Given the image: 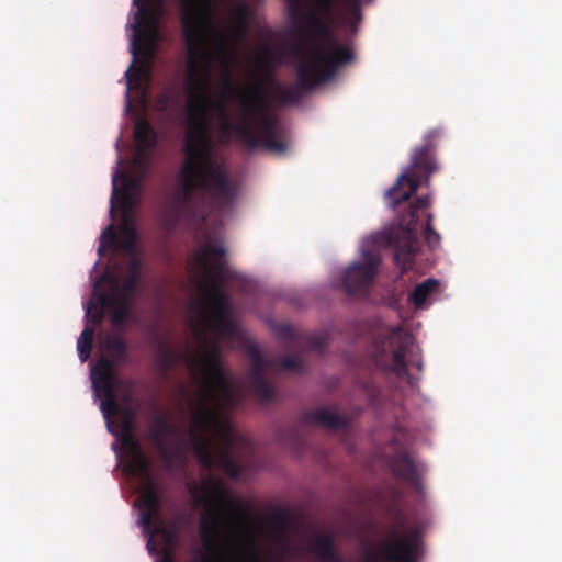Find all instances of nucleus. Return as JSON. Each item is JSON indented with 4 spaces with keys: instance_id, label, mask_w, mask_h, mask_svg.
Returning <instances> with one entry per match:
<instances>
[{
    "instance_id": "1",
    "label": "nucleus",
    "mask_w": 562,
    "mask_h": 562,
    "mask_svg": "<svg viewBox=\"0 0 562 562\" xmlns=\"http://www.w3.org/2000/svg\"><path fill=\"white\" fill-rule=\"evenodd\" d=\"M182 36L188 52L187 60V114L188 131L183 147L184 160L179 173V188L168 198L161 227L172 234L180 225H191L205 217L204 199L207 196L220 211L231 209L238 194L237 186L229 179L226 166L213 159V139L210 110L215 111L218 130L223 136L235 137L248 149L266 148L274 153L288 149L285 131L278 119L268 111L269 101L265 81L257 80L243 91L226 70L223 79L225 92L237 97L243 106L241 120L232 122L224 100L213 101L209 93L210 53L205 31L211 24L212 0H179ZM135 34L131 52L134 56L125 76L127 87L137 82L140 67H135L137 56L146 46L150 57L159 36L165 0H134Z\"/></svg>"
},
{
    "instance_id": "2",
    "label": "nucleus",
    "mask_w": 562,
    "mask_h": 562,
    "mask_svg": "<svg viewBox=\"0 0 562 562\" xmlns=\"http://www.w3.org/2000/svg\"><path fill=\"white\" fill-rule=\"evenodd\" d=\"M196 336L200 351L191 359V366L200 374L202 387L192 417L195 428L189 430L191 445L202 467L220 468L236 479L243 469L233 454L235 430L218 409L222 404H233L232 385L222 366L218 341L203 331Z\"/></svg>"
},
{
    "instance_id": "3",
    "label": "nucleus",
    "mask_w": 562,
    "mask_h": 562,
    "mask_svg": "<svg viewBox=\"0 0 562 562\" xmlns=\"http://www.w3.org/2000/svg\"><path fill=\"white\" fill-rule=\"evenodd\" d=\"M316 11L305 15V41L301 48V61L297 65L300 85L315 88L331 80L338 69L355 59L351 47L340 44L333 25L342 21L337 15V0H314Z\"/></svg>"
},
{
    "instance_id": "4",
    "label": "nucleus",
    "mask_w": 562,
    "mask_h": 562,
    "mask_svg": "<svg viewBox=\"0 0 562 562\" xmlns=\"http://www.w3.org/2000/svg\"><path fill=\"white\" fill-rule=\"evenodd\" d=\"M225 252L222 245L206 243L195 256L206 279L200 317L205 329L221 338L234 339L238 337V327L231 317V296L223 289L226 280L232 277L226 269Z\"/></svg>"
},
{
    "instance_id": "5",
    "label": "nucleus",
    "mask_w": 562,
    "mask_h": 562,
    "mask_svg": "<svg viewBox=\"0 0 562 562\" xmlns=\"http://www.w3.org/2000/svg\"><path fill=\"white\" fill-rule=\"evenodd\" d=\"M196 506L204 508L200 518V538L204 549L194 562H220L218 543L223 524L232 518L233 499L222 482L210 477L191 488Z\"/></svg>"
},
{
    "instance_id": "6",
    "label": "nucleus",
    "mask_w": 562,
    "mask_h": 562,
    "mask_svg": "<svg viewBox=\"0 0 562 562\" xmlns=\"http://www.w3.org/2000/svg\"><path fill=\"white\" fill-rule=\"evenodd\" d=\"M440 134L439 130H432L425 135V144L413 150L407 170L403 171L396 183L386 191L385 198L390 200L393 209L407 201L422 184L429 186L431 173L438 170L432 151L434 140Z\"/></svg>"
},
{
    "instance_id": "7",
    "label": "nucleus",
    "mask_w": 562,
    "mask_h": 562,
    "mask_svg": "<svg viewBox=\"0 0 562 562\" xmlns=\"http://www.w3.org/2000/svg\"><path fill=\"white\" fill-rule=\"evenodd\" d=\"M429 204V195L418 196L414 203L409 204L408 210L401 215L398 226L382 236V243L393 248L394 261L401 267L402 272L412 267L417 250V211L428 207Z\"/></svg>"
},
{
    "instance_id": "8",
    "label": "nucleus",
    "mask_w": 562,
    "mask_h": 562,
    "mask_svg": "<svg viewBox=\"0 0 562 562\" xmlns=\"http://www.w3.org/2000/svg\"><path fill=\"white\" fill-rule=\"evenodd\" d=\"M123 443L133 450L130 463L131 472L144 476L146 484L138 496L139 524L148 530L154 525V519L161 510V494L158 484L151 477V463L149 458L140 450L137 440L133 436L123 438Z\"/></svg>"
},
{
    "instance_id": "9",
    "label": "nucleus",
    "mask_w": 562,
    "mask_h": 562,
    "mask_svg": "<svg viewBox=\"0 0 562 562\" xmlns=\"http://www.w3.org/2000/svg\"><path fill=\"white\" fill-rule=\"evenodd\" d=\"M412 345L413 337L405 334L402 327L392 328L387 336L375 345L376 364L396 375H405L407 373L406 352Z\"/></svg>"
},
{
    "instance_id": "10",
    "label": "nucleus",
    "mask_w": 562,
    "mask_h": 562,
    "mask_svg": "<svg viewBox=\"0 0 562 562\" xmlns=\"http://www.w3.org/2000/svg\"><path fill=\"white\" fill-rule=\"evenodd\" d=\"M396 540H385L375 552H370L367 562H416L422 549V531L411 528L406 533L392 532Z\"/></svg>"
},
{
    "instance_id": "11",
    "label": "nucleus",
    "mask_w": 562,
    "mask_h": 562,
    "mask_svg": "<svg viewBox=\"0 0 562 562\" xmlns=\"http://www.w3.org/2000/svg\"><path fill=\"white\" fill-rule=\"evenodd\" d=\"M381 263L380 256L367 250L363 260L352 262L341 276V286L349 295L364 296L374 282Z\"/></svg>"
},
{
    "instance_id": "12",
    "label": "nucleus",
    "mask_w": 562,
    "mask_h": 562,
    "mask_svg": "<svg viewBox=\"0 0 562 562\" xmlns=\"http://www.w3.org/2000/svg\"><path fill=\"white\" fill-rule=\"evenodd\" d=\"M92 378L95 392L104 397L100 408L103 417L110 424L111 418L121 412V407L116 402L112 361L101 359L93 370Z\"/></svg>"
},
{
    "instance_id": "13",
    "label": "nucleus",
    "mask_w": 562,
    "mask_h": 562,
    "mask_svg": "<svg viewBox=\"0 0 562 562\" xmlns=\"http://www.w3.org/2000/svg\"><path fill=\"white\" fill-rule=\"evenodd\" d=\"M251 370L249 374V386L255 396L262 402H270L274 397V389L265 378V362L259 349L254 347L251 349Z\"/></svg>"
},
{
    "instance_id": "14",
    "label": "nucleus",
    "mask_w": 562,
    "mask_h": 562,
    "mask_svg": "<svg viewBox=\"0 0 562 562\" xmlns=\"http://www.w3.org/2000/svg\"><path fill=\"white\" fill-rule=\"evenodd\" d=\"M134 138L138 146V154L134 158V165L145 170L148 167L146 153L157 145V134L150 123L139 120L134 127Z\"/></svg>"
},
{
    "instance_id": "15",
    "label": "nucleus",
    "mask_w": 562,
    "mask_h": 562,
    "mask_svg": "<svg viewBox=\"0 0 562 562\" xmlns=\"http://www.w3.org/2000/svg\"><path fill=\"white\" fill-rule=\"evenodd\" d=\"M300 423L303 425L315 424L330 430L347 429L349 426L348 418L325 407L304 413Z\"/></svg>"
},
{
    "instance_id": "16",
    "label": "nucleus",
    "mask_w": 562,
    "mask_h": 562,
    "mask_svg": "<svg viewBox=\"0 0 562 562\" xmlns=\"http://www.w3.org/2000/svg\"><path fill=\"white\" fill-rule=\"evenodd\" d=\"M142 181L143 175L128 177L126 173L116 168L112 176L111 211H113V204L115 200L125 205L128 201V192L137 191L142 186Z\"/></svg>"
},
{
    "instance_id": "17",
    "label": "nucleus",
    "mask_w": 562,
    "mask_h": 562,
    "mask_svg": "<svg viewBox=\"0 0 562 562\" xmlns=\"http://www.w3.org/2000/svg\"><path fill=\"white\" fill-rule=\"evenodd\" d=\"M249 7L246 3H237L231 11L229 27L226 33L220 32L217 36L222 42L240 41L248 32Z\"/></svg>"
},
{
    "instance_id": "18",
    "label": "nucleus",
    "mask_w": 562,
    "mask_h": 562,
    "mask_svg": "<svg viewBox=\"0 0 562 562\" xmlns=\"http://www.w3.org/2000/svg\"><path fill=\"white\" fill-rule=\"evenodd\" d=\"M100 304L111 308V322L114 326H123L130 317L128 296L113 292L112 294H101Z\"/></svg>"
},
{
    "instance_id": "19",
    "label": "nucleus",
    "mask_w": 562,
    "mask_h": 562,
    "mask_svg": "<svg viewBox=\"0 0 562 562\" xmlns=\"http://www.w3.org/2000/svg\"><path fill=\"white\" fill-rule=\"evenodd\" d=\"M394 475L415 488H419L420 479L414 461L407 453H401L391 461Z\"/></svg>"
},
{
    "instance_id": "20",
    "label": "nucleus",
    "mask_w": 562,
    "mask_h": 562,
    "mask_svg": "<svg viewBox=\"0 0 562 562\" xmlns=\"http://www.w3.org/2000/svg\"><path fill=\"white\" fill-rule=\"evenodd\" d=\"M299 77V74L296 72ZM269 80L273 87L274 99L282 105H295L301 101L303 92L313 90L314 88L305 89L300 85L297 78L296 86H284L274 81L272 75H269Z\"/></svg>"
},
{
    "instance_id": "21",
    "label": "nucleus",
    "mask_w": 562,
    "mask_h": 562,
    "mask_svg": "<svg viewBox=\"0 0 562 562\" xmlns=\"http://www.w3.org/2000/svg\"><path fill=\"white\" fill-rule=\"evenodd\" d=\"M311 551L315 553L322 562H342L335 549L334 538L330 535L317 536L311 543Z\"/></svg>"
},
{
    "instance_id": "22",
    "label": "nucleus",
    "mask_w": 562,
    "mask_h": 562,
    "mask_svg": "<svg viewBox=\"0 0 562 562\" xmlns=\"http://www.w3.org/2000/svg\"><path fill=\"white\" fill-rule=\"evenodd\" d=\"M373 0H337V4L342 9V21L356 32L362 20V4L371 3Z\"/></svg>"
},
{
    "instance_id": "23",
    "label": "nucleus",
    "mask_w": 562,
    "mask_h": 562,
    "mask_svg": "<svg viewBox=\"0 0 562 562\" xmlns=\"http://www.w3.org/2000/svg\"><path fill=\"white\" fill-rule=\"evenodd\" d=\"M177 428L160 413L155 414L153 425L148 429V436L150 441L157 443L159 441H166L167 436H175Z\"/></svg>"
},
{
    "instance_id": "24",
    "label": "nucleus",
    "mask_w": 562,
    "mask_h": 562,
    "mask_svg": "<svg viewBox=\"0 0 562 562\" xmlns=\"http://www.w3.org/2000/svg\"><path fill=\"white\" fill-rule=\"evenodd\" d=\"M140 270L142 261L137 256L133 255L127 265L126 277L122 284V294L131 296L136 292L140 279Z\"/></svg>"
},
{
    "instance_id": "25",
    "label": "nucleus",
    "mask_w": 562,
    "mask_h": 562,
    "mask_svg": "<svg viewBox=\"0 0 562 562\" xmlns=\"http://www.w3.org/2000/svg\"><path fill=\"white\" fill-rule=\"evenodd\" d=\"M439 282L436 279H427L424 282L417 284L409 295V301L415 307H423L427 297L436 291Z\"/></svg>"
},
{
    "instance_id": "26",
    "label": "nucleus",
    "mask_w": 562,
    "mask_h": 562,
    "mask_svg": "<svg viewBox=\"0 0 562 562\" xmlns=\"http://www.w3.org/2000/svg\"><path fill=\"white\" fill-rule=\"evenodd\" d=\"M94 328L90 326H86L81 331L78 342V356L82 362L87 361L90 358L92 344H93Z\"/></svg>"
},
{
    "instance_id": "27",
    "label": "nucleus",
    "mask_w": 562,
    "mask_h": 562,
    "mask_svg": "<svg viewBox=\"0 0 562 562\" xmlns=\"http://www.w3.org/2000/svg\"><path fill=\"white\" fill-rule=\"evenodd\" d=\"M105 349L115 361H125L127 358L126 344L119 336H109L105 340Z\"/></svg>"
},
{
    "instance_id": "28",
    "label": "nucleus",
    "mask_w": 562,
    "mask_h": 562,
    "mask_svg": "<svg viewBox=\"0 0 562 562\" xmlns=\"http://www.w3.org/2000/svg\"><path fill=\"white\" fill-rule=\"evenodd\" d=\"M278 367L284 371L303 373L306 371V363L302 356H285L278 360Z\"/></svg>"
},
{
    "instance_id": "29",
    "label": "nucleus",
    "mask_w": 562,
    "mask_h": 562,
    "mask_svg": "<svg viewBox=\"0 0 562 562\" xmlns=\"http://www.w3.org/2000/svg\"><path fill=\"white\" fill-rule=\"evenodd\" d=\"M154 446L156 447L159 457L166 463V465L171 467L180 452V448L176 445H171L167 440L154 443Z\"/></svg>"
},
{
    "instance_id": "30",
    "label": "nucleus",
    "mask_w": 562,
    "mask_h": 562,
    "mask_svg": "<svg viewBox=\"0 0 562 562\" xmlns=\"http://www.w3.org/2000/svg\"><path fill=\"white\" fill-rule=\"evenodd\" d=\"M156 360L162 373H168L176 362L173 351L167 347H160L156 353Z\"/></svg>"
},
{
    "instance_id": "31",
    "label": "nucleus",
    "mask_w": 562,
    "mask_h": 562,
    "mask_svg": "<svg viewBox=\"0 0 562 562\" xmlns=\"http://www.w3.org/2000/svg\"><path fill=\"white\" fill-rule=\"evenodd\" d=\"M305 346L308 350L323 353L327 348V338L323 335H308L305 338Z\"/></svg>"
},
{
    "instance_id": "32",
    "label": "nucleus",
    "mask_w": 562,
    "mask_h": 562,
    "mask_svg": "<svg viewBox=\"0 0 562 562\" xmlns=\"http://www.w3.org/2000/svg\"><path fill=\"white\" fill-rule=\"evenodd\" d=\"M431 221H432V215L428 214L424 236H425V240L428 244V246L430 248H434V247L438 246V244L440 241V235L432 228Z\"/></svg>"
},
{
    "instance_id": "33",
    "label": "nucleus",
    "mask_w": 562,
    "mask_h": 562,
    "mask_svg": "<svg viewBox=\"0 0 562 562\" xmlns=\"http://www.w3.org/2000/svg\"><path fill=\"white\" fill-rule=\"evenodd\" d=\"M278 334L281 337H283L285 340H288V347L289 348L296 346L297 342H299V334L295 330V328H293L290 325H281L278 328Z\"/></svg>"
},
{
    "instance_id": "34",
    "label": "nucleus",
    "mask_w": 562,
    "mask_h": 562,
    "mask_svg": "<svg viewBox=\"0 0 562 562\" xmlns=\"http://www.w3.org/2000/svg\"><path fill=\"white\" fill-rule=\"evenodd\" d=\"M102 305L99 303L94 304L93 302L89 303V306L86 312V317L91 321L94 325H99L103 319V311Z\"/></svg>"
},
{
    "instance_id": "35",
    "label": "nucleus",
    "mask_w": 562,
    "mask_h": 562,
    "mask_svg": "<svg viewBox=\"0 0 562 562\" xmlns=\"http://www.w3.org/2000/svg\"><path fill=\"white\" fill-rule=\"evenodd\" d=\"M115 240V232L112 225H109L101 234L99 254L101 255L105 245L110 246Z\"/></svg>"
},
{
    "instance_id": "36",
    "label": "nucleus",
    "mask_w": 562,
    "mask_h": 562,
    "mask_svg": "<svg viewBox=\"0 0 562 562\" xmlns=\"http://www.w3.org/2000/svg\"><path fill=\"white\" fill-rule=\"evenodd\" d=\"M271 518L278 528H284L289 520V512L285 508L278 507L273 509Z\"/></svg>"
},
{
    "instance_id": "37",
    "label": "nucleus",
    "mask_w": 562,
    "mask_h": 562,
    "mask_svg": "<svg viewBox=\"0 0 562 562\" xmlns=\"http://www.w3.org/2000/svg\"><path fill=\"white\" fill-rule=\"evenodd\" d=\"M135 415H136L135 409L125 408L123 412V429L126 432L124 438H126L127 436H132L131 431H132L133 420L135 418Z\"/></svg>"
},
{
    "instance_id": "38",
    "label": "nucleus",
    "mask_w": 562,
    "mask_h": 562,
    "mask_svg": "<svg viewBox=\"0 0 562 562\" xmlns=\"http://www.w3.org/2000/svg\"><path fill=\"white\" fill-rule=\"evenodd\" d=\"M271 56H272L271 50L269 48H266L258 60L261 69L270 71Z\"/></svg>"
},
{
    "instance_id": "39",
    "label": "nucleus",
    "mask_w": 562,
    "mask_h": 562,
    "mask_svg": "<svg viewBox=\"0 0 562 562\" xmlns=\"http://www.w3.org/2000/svg\"><path fill=\"white\" fill-rule=\"evenodd\" d=\"M289 9L293 15H297L300 11V0H288Z\"/></svg>"
},
{
    "instance_id": "40",
    "label": "nucleus",
    "mask_w": 562,
    "mask_h": 562,
    "mask_svg": "<svg viewBox=\"0 0 562 562\" xmlns=\"http://www.w3.org/2000/svg\"><path fill=\"white\" fill-rule=\"evenodd\" d=\"M157 562H175L173 555L169 550H165L162 557Z\"/></svg>"
},
{
    "instance_id": "41",
    "label": "nucleus",
    "mask_w": 562,
    "mask_h": 562,
    "mask_svg": "<svg viewBox=\"0 0 562 562\" xmlns=\"http://www.w3.org/2000/svg\"><path fill=\"white\" fill-rule=\"evenodd\" d=\"M291 432H292V436H293L294 443L296 445V443H297V440H299V437H297V428H296V427H294V428L292 429V431H291Z\"/></svg>"
},
{
    "instance_id": "42",
    "label": "nucleus",
    "mask_w": 562,
    "mask_h": 562,
    "mask_svg": "<svg viewBox=\"0 0 562 562\" xmlns=\"http://www.w3.org/2000/svg\"><path fill=\"white\" fill-rule=\"evenodd\" d=\"M165 537H166V540H167V541H170V540H171V535H169V533H167V532H166V533H165Z\"/></svg>"
},
{
    "instance_id": "43",
    "label": "nucleus",
    "mask_w": 562,
    "mask_h": 562,
    "mask_svg": "<svg viewBox=\"0 0 562 562\" xmlns=\"http://www.w3.org/2000/svg\"><path fill=\"white\" fill-rule=\"evenodd\" d=\"M251 562H262V561L255 557V558L251 560Z\"/></svg>"
},
{
    "instance_id": "44",
    "label": "nucleus",
    "mask_w": 562,
    "mask_h": 562,
    "mask_svg": "<svg viewBox=\"0 0 562 562\" xmlns=\"http://www.w3.org/2000/svg\"><path fill=\"white\" fill-rule=\"evenodd\" d=\"M294 52H295V55L297 56V52H299L297 45H295Z\"/></svg>"
}]
</instances>
